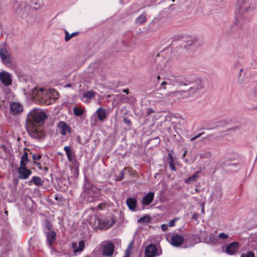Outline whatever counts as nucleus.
I'll return each instance as SVG.
<instances>
[{
	"mask_svg": "<svg viewBox=\"0 0 257 257\" xmlns=\"http://www.w3.org/2000/svg\"><path fill=\"white\" fill-rule=\"evenodd\" d=\"M46 113L42 109L35 108L27 116V123L42 125L47 118Z\"/></svg>",
	"mask_w": 257,
	"mask_h": 257,
	"instance_id": "nucleus-1",
	"label": "nucleus"
},
{
	"mask_svg": "<svg viewBox=\"0 0 257 257\" xmlns=\"http://www.w3.org/2000/svg\"><path fill=\"white\" fill-rule=\"evenodd\" d=\"M97 188L93 186L90 183H86L84 187L83 197L87 202H91L95 200L96 194L98 193Z\"/></svg>",
	"mask_w": 257,
	"mask_h": 257,
	"instance_id": "nucleus-2",
	"label": "nucleus"
},
{
	"mask_svg": "<svg viewBox=\"0 0 257 257\" xmlns=\"http://www.w3.org/2000/svg\"><path fill=\"white\" fill-rule=\"evenodd\" d=\"M27 129L30 136L34 139H40L45 135L42 125L27 123Z\"/></svg>",
	"mask_w": 257,
	"mask_h": 257,
	"instance_id": "nucleus-3",
	"label": "nucleus"
},
{
	"mask_svg": "<svg viewBox=\"0 0 257 257\" xmlns=\"http://www.w3.org/2000/svg\"><path fill=\"white\" fill-rule=\"evenodd\" d=\"M46 90L42 88L34 87L30 92H27L25 89H24V92L25 95L30 96L32 99L40 103L44 95Z\"/></svg>",
	"mask_w": 257,
	"mask_h": 257,
	"instance_id": "nucleus-4",
	"label": "nucleus"
},
{
	"mask_svg": "<svg viewBox=\"0 0 257 257\" xmlns=\"http://www.w3.org/2000/svg\"><path fill=\"white\" fill-rule=\"evenodd\" d=\"M58 92L55 89L46 90L44 95L40 103L50 105L57 98Z\"/></svg>",
	"mask_w": 257,
	"mask_h": 257,
	"instance_id": "nucleus-5",
	"label": "nucleus"
},
{
	"mask_svg": "<svg viewBox=\"0 0 257 257\" xmlns=\"http://www.w3.org/2000/svg\"><path fill=\"white\" fill-rule=\"evenodd\" d=\"M203 88V84L200 80H197L191 84V86L187 91L188 97L198 96L199 91Z\"/></svg>",
	"mask_w": 257,
	"mask_h": 257,
	"instance_id": "nucleus-6",
	"label": "nucleus"
},
{
	"mask_svg": "<svg viewBox=\"0 0 257 257\" xmlns=\"http://www.w3.org/2000/svg\"><path fill=\"white\" fill-rule=\"evenodd\" d=\"M27 164H20L17 167L16 171L18 174V178L22 180H26L32 175V172L27 168Z\"/></svg>",
	"mask_w": 257,
	"mask_h": 257,
	"instance_id": "nucleus-7",
	"label": "nucleus"
},
{
	"mask_svg": "<svg viewBox=\"0 0 257 257\" xmlns=\"http://www.w3.org/2000/svg\"><path fill=\"white\" fill-rule=\"evenodd\" d=\"M64 150L66 154L68 161L71 163L72 169H74V172L78 174L79 164L76 160L73 159V153L70 147L69 146H65L64 148Z\"/></svg>",
	"mask_w": 257,
	"mask_h": 257,
	"instance_id": "nucleus-8",
	"label": "nucleus"
},
{
	"mask_svg": "<svg viewBox=\"0 0 257 257\" xmlns=\"http://www.w3.org/2000/svg\"><path fill=\"white\" fill-rule=\"evenodd\" d=\"M0 57L3 63H11V55L4 44L0 45Z\"/></svg>",
	"mask_w": 257,
	"mask_h": 257,
	"instance_id": "nucleus-9",
	"label": "nucleus"
},
{
	"mask_svg": "<svg viewBox=\"0 0 257 257\" xmlns=\"http://www.w3.org/2000/svg\"><path fill=\"white\" fill-rule=\"evenodd\" d=\"M0 80L6 86L11 85L12 84L13 81L11 74L9 72L5 70L0 72Z\"/></svg>",
	"mask_w": 257,
	"mask_h": 257,
	"instance_id": "nucleus-10",
	"label": "nucleus"
},
{
	"mask_svg": "<svg viewBox=\"0 0 257 257\" xmlns=\"http://www.w3.org/2000/svg\"><path fill=\"white\" fill-rule=\"evenodd\" d=\"M57 132L63 136H66L71 132L70 127L64 121H60L57 124Z\"/></svg>",
	"mask_w": 257,
	"mask_h": 257,
	"instance_id": "nucleus-11",
	"label": "nucleus"
},
{
	"mask_svg": "<svg viewBox=\"0 0 257 257\" xmlns=\"http://www.w3.org/2000/svg\"><path fill=\"white\" fill-rule=\"evenodd\" d=\"M114 244L110 242H105L103 245L102 254L106 256H110L114 252Z\"/></svg>",
	"mask_w": 257,
	"mask_h": 257,
	"instance_id": "nucleus-12",
	"label": "nucleus"
},
{
	"mask_svg": "<svg viewBox=\"0 0 257 257\" xmlns=\"http://www.w3.org/2000/svg\"><path fill=\"white\" fill-rule=\"evenodd\" d=\"M185 241V239H184L182 236L177 234H174L171 237L172 244L175 246H179Z\"/></svg>",
	"mask_w": 257,
	"mask_h": 257,
	"instance_id": "nucleus-13",
	"label": "nucleus"
},
{
	"mask_svg": "<svg viewBox=\"0 0 257 257\" xmlns=\"http://www.w3.org/2000/svg\"><path fill=\"white\" fill-rule=\"evenodd\" d=\"M145 253L147 257H155L158 255L157 253V248L156 246L153 244H149L145 249Z\"/></svg>",
	"mask_w": 257,
	"mask_h": 257,
	"instance_id": "nucleus-14",
	"label": "nucleus"
},
{
	"mask_svg": "<svg viewBox=\"0 0 257 257\" xmlns=\"http://www.w3.org/2000/svg\"><path fill=\"white\" fill-rule=\"evenodd\" d=\"M96 94H97L92 90L87 91L81 95V99L85 103H88Z\"/></svg>",
	"mask_w": 257,
	"mask_h": 257,
	"instance_id": "nucleus-15",
	"label": "nucleus"
},
{
	"mask_svg": "<svg viewBox=\"0 0 257 257\" xmlns=\"http://www.w3.org/2000/svg\"><path fill=\"white\" fill-rule=\"evenodd\" d=\"M168 97L173 98L176 97L178 99L188 97L187 91H173L167 94Z\"/></svg>",
	"mask_w": 257,
	"mask_h": 257,
	"instance_id": "nucleus-16",
	"label": "nucleus"
},
{
	"mask_svg": "<svg viewBox=\"0 0 257 257\" xmlns=\"http://www.w3.org/2000/svg\"><path fill=\"white\" fill-rule=\"evenodd\" d=\"M11 111L14 114L21 112L23 110V106L18 102H12L10 105Z\"/></svg>",
	"mask_w": 257,
	"mask_h": 257,
	"instance_id": "nucleus-17",
	"label": "nucleus"
},
{
	"mask_svg": "<svg viewBox=\"0 0 257 257\" xmlns=\"http://www.w3.org/2000/svg\"><path fill=\"white\" fill-rule=\"evenodd\" d=\"M71 246L74 252L76 253L78 252H81L83 250L85 246V242L83 240H80L78 244L76 242H73Z\"/></svg>",
	"mask_w": 257,
	"mask_h": 257,
	"instance_id": "nucleus-18",
	"label": "nucleus"
},
{
	"mask_svg": "<svg viewBox=\"0 0 257 257\" xmlns=\"http://www.w3.org/2000/svg\"><path fill=\"white\" fill-rule=\"evenodd\" d=\"M101 220L95 216H93L90 220V225L95 229H101Z\"/></svg>",
	"mask_w": 257,
	"mask_h": 257,
	"instance_id": "nucleus-19",
	"label": "nucleus"
},
{
	"mask_svg": "<svg viewBox=\"0 0 257 257\" xmlns=\"http://www.w3.org/2000/svg\"><path fill=\"white\" fill-rule=\"evenodd\" d=\"M238 248V243L236 242H232L227 246L226 248V252L230 254H233Z\"/></svg>",
	"mask_w": 257,
	"mask_h": 257,
	"instance_id": "nucleus-20",
	"label": "nucleus"
},
{
	"mask_svg": "<svg viewBox=\"0 0 257 257\" xmlns=\"http://www.w3.org/2000/svg\"><path fill=\"white\" fill-rule=\"evenodd\" d=\"M47 241L50 246L52 245L56 238V233L53 231L50 230L46 232Z\"/></svg>",
	"mask_w": 257,
	"mask_h": 257,
	"instance_id": "nucleus-21",
	"label": "nucleus"
},
{
	"mask_svg": "<svg viewBox=\"0 0 257 257\" xmlns=\"http://www.w3.org/2000/svg\"><path fill=\"white\" fill-rule=\"evenodd\" d=\"M154 198V193L153 192H149L143 197L142 199V204L145 205L150 204L153 201Z\"/></svg>",
	"mask_w": 257,
	"mask_h": 257,
	"instance_id": "nucleus-22",
	"label": "nucleus"
},
{
	"mask_svg": "<svg viewBox=\"0 0 257 257\" xmlns=\"http://www.w3.org/2000/svg\"><path fill=\"white\" fill-rule=\"evenodd\" d=\"M101 220V229H107L112 224L111 218H103Z\"/></svg>",
	"mask_w": 257,
	"mask_h": 257,
	"instance_id": "nucleus-23",
	"label": "nucleus"
},
{
	"mask_svg": "<svg viewBox=\"0 0 257 257\" xmlns=\"http://www.w3.org/2000/svg\"><path fill=\"white\" fill-rule=\"evenodd\" d=\"M96 113L98 119L100 121L104 120L106 117V110L102 107L98 108L96 111Z\"/></svg>",
	"mask_w": 257,
	"mask_h": 257,
	"instance_id": "nucleus-24",
	"label": "nucleus"
},
{
	"mask_svg": "<svg viewBox=\"0 0 257 257\" xmlns=\"http://www.w3.org/2000/svg\"><path fill=\"white\" fill-rule=\"evenodd\" d=\"M127 205L132 211H135L137 204V200L133 198H129L126 201Z\"/></svg>",
	"mask_w": 257,
	"mask_h": 257,
	"instance_id": "nucleus-25",
	"label": "nucleus"
},
{
	"mask_svg": "<svg viewBox=\"0 0 257 257\" xmlns=\"http://www.w3.org/2000/svg\"><path fill=\"white\" fill-rule=\"evenodd\" d=\"M199 173L200 171H197L192 176L186 179L185 180V183L190 184L193 183L194 182H195L197 180V179L199 178Z\"/></svg>",
	"mask_w": 257,
	"mask_h": 257,
	"instance_id": "nucleus-26",
	"label": "nucleus"
},
{
	"mask_svg": "<svg viewBox=\"0 0 257 257\" xmlns=\"http://www.w3.org/2000/svg\"><path fill=\"white\" fill-rule=\"evenodd\" d=\"M147 21V15L146 13H143L139 16L135 20V23L137 25H141L143 24Z\"/></svg>",
	"mask_w": 257,
	"mask_h": 257,
	"instance_id": "nucleus-27",
	"label": "nucleus"
},
{
	"mask_svg": "<svg viewBox=\"0 0 257 257\" xmlns=\"http://www.w3.org/2000/svg\"><path fill=\"white\" fill-rule=\"evenodd\" d=\"M208 243L211 244H217L219 243L218 237L215 236L212 234H210L209 235V240L207 241Z\"/></svg>",
	"mask_w": 257,
	"mask_h": 257,
	"instance_id": "nucleus-28",
	"label": "nucleus"
},
{
	"mask_svg": "<svg viewBox=\"0 0 257 257\" xmlns=\"http://www.w3.org/2000/svg\"><path fill=\"white\" fill-rule=\"evenodd\" d=\"M31 182H33V183L36 186H40L42 184L41 179L37 176H33L31 180L29 182V183Z\"/></svg>",
	"mask_w": 257,
	"mask_h": 257,
	"instance_id": "nucleus-29",
	"label": "nucleus"
},
{
	"mask_svg": "<svg viewBox=\"0 0 257 257\" xmlns=\"http://www.w3.org/2000/svg\"><path fill=\"white\" fill-rule=\"evenodd\" d=\"M28 153L25 152L21 158V160L20 164H27L28 163L29 160L28 159Z\"/></svg>",
	"mask_w": 257,
	"mask_h": 257,
	"instance_id": "nucleus-30",
	"label": "nucleus"
},
{
	"mask_svg": "<svg viewBox=\"0 0 257 257\" xmlns=\"http://www.w3.org/2000/svg\"><path fill=\"white\" fill-rule=\"evenodd\" d=\"M78 33L77 32H74L72 33L71 34H69V33L67 31L65 32V40L66 41H68L69 40H70L72 37L77 35Z\"/></svg>",
	"mask_w": 257,
	"mask_h": 257,
	"instance_id": "nucleus-31",
	"label": "nucleus"
},
{
	"mask_svg": "<svg viewBox=\"0 0 257 257\" xmlns=\"http://www.w3.org/2000/svg\"><path fill=\"white\" fill-rule=\"evenodd\" d=\"M73 112L76 116H80L83 114L84 110L80 108L75 107L73 108Z\"/></svg>",
	"mask_w": 257,
	"mask_h": 257,
	"instance_id": "nucleus-32",
	"label": "nucleus"
},
{
	"mask_svg": "<svg viewBox=\"0 0 257 257\" xmlns=\"http://www.w3.org/2000/svg\"><path fill=\"white\" fill-rule=\"evenodd\" d=\"M228 238V234L223 232L220 233L218 235V238L222 240L227 239Z\"/></svg>",
	"mask_w": 257,
	"mask_h": 257,
	"instance_id": "nucleus-33",
	"label": "nucleus"
},
{
	"mask_svg": "<svg viewBox=\"0 0 257 257\" xmlns=\"http://www.w3.org/2000/svg\"><path fill=\"white\" fill-rule=\"evenodd\" d=\"M150 220V217L149 216H144V217H141L139 220H138V222L139 223H141V222H147L149 221Z\"/></svg>",
	"mask_w": 257,
	"mask_h": 257,
	"instance_id": "nucleus-34",
	"label": "nucleus"
},
{
	"mask_svg": "<svg viewBox=\"0 0 257 257\" xmlns=\"http://www.w3.org/2000/svg\"><path fill=\"white\" fill-rule=\"evenodd\" d=\"M240 257H255L254 253L252 251H248L241 254Z\"/></svg>",
	"mask_w": 257,
	"mask_h": 257,
	"instance_id": "nucleus-35",
	"label": "nucleus"
},
{
	"mask_svg": "<svg viewBox=\"0 0 257 257\" xmlns=\"http://www.w3.org/2000/svg\"><path fill=\"white\" fill-rule=\"evenodd\" d=\"M41 158V156L40 155H33V158L34 161V163L36 164L37 166H39L40 165L39 163H37V161H39Z\"/></svg>",
	"mask_w": 257,
	"mask_h": 257,
	"instance_id": "nucleus-36",
	"label": "nucleus"
},
{
	"mask_svg": "<svg viewBox=\"0 0 257 257\" xmlns=\"http://www.w3.org/2000/svg\"><path fill=\"white\" fill-rule=\"evenodd\" d=\"M133 245H134V241H132L131 242H130L126 251H128L129 253L131 254V251L133 248Z\"/></svg>",
	"mask_w": 257,
	"mask_h": 257,
	"instance_id": "nucleus-37",
	"label": "nucleus"
},
{
	"mask_svg": "<svg viewBox=\"0 0 257 257\" xmlns=\"http://www.w3.org/2000/svg\"><path fill=\"white\" fill-rule=\"evenodd\" d=\"M213 194L215 195L217 198H220L222 196V193L220 189H218L216 191V193H213Z\"/></svg>",
	"mask_w": 257,
	"mask_h": 257,
	"instance_id": "nucleus-38",
	"label": "nucleus"
},
{
	"mask_svg": "<svg viewBox=\"0 0 257 257\" xmlns=\"http://www.w3.org/2000/svg\"><path fill=\"white\" fill-rule=\"evenodd\" d=\"M176 220H177V219H174L170 220L169 222L168 226H169L170 227L174 226L175 225V223L176 221Z\"/></svg>",
	"mask_w": 257,
	"mask_h": 257,
	"instance_id": "nucleus-39",
	"label": "nucleus"
},
{
	"mask_svg": "<svg viewBox=\"0 0 257 257\" xmlns=\"http://www.w3.org/2000/svg\"><path fill=\"white\" fill-rule=\"evenodd\" d=\"M169 167L172 170H176L175 167L174 166V164L173 162V161H170L169 162Z\"/></svg>",
	"mask_w": 257,
	"mask_h": 257,
	"instance_id": "nucleus-40",
	"label": "nucleus"
},
{
	"mask_svg": "<svg viewBox=\"0 0 257 257\" xmlns=\"http://www.w3.org/2000/svg\"><path fill=\"white\" fill-rule=\"evenodd\" d=\"M161 228H162V229L164 231H167L168 229V225L166 224L162 225Z\"/></svg>",
	"mask_w": 257,
	"mask_h": 257,
	"instance_id": "nucleus-41",
	"label": "nucleus"
},
{
	"mask_svg": "<svg viewBox=\"0 0 257 257\" xmlns=\"http://www.w3.org/2000/svg\"><path fill=\"white\" fill-rule=\"evenodd\" d=\"M123 120L124 123L128 125H130L131 124V121L127 118H124Z\"/></svg>",
	"mask_w": 257,
	"mask_h": 257,
	"instance_id": "nucleus-42",
	"label": "nucleus"
},
{
	"mask_svg": "<svg viewBox=\"0 0 257 257\" xmlns=\"http://www.w3.org/2000/svg\"><path fill=\"white\" fill-rule=\"evenodd\" d=\"M201 135H202V134L200 133V134H198V135L192 138L191 139V141H193L195 140L196 139H197V138L200 137L201 136Z\"/></svg>",
	"mask_w": 257,
	"mask_h": 257,
	"instance_id": "nucleus-43",
	"label": "nucleus"
},
{
	"mask_svg": "<svg viewBox=\"0 0 257 257\" xmlns=\"http://www.w3.org/2000/svg\"><path fill=\"white\" fill-rule=\"evenodd\" d=\"M154 110L152 108H148L147 109V114L148 115H150V114L152 113L153 112H154Z\"/></svg>",
	"mask_w": 257,
	"mask_h": 257,
	"instance_id": "nucleus-44",
	"label": "nucleus"
},
{
	"mask_svg": "<svg viewBox=\"0 0 257 257\" xmlns=\"http://www.w3.org/2000/svg\"><path fill=\"white\" fill-rule=\"evenodd\" d=\"M252 241L255 243L257 244V236H255L252 238Z\"/></svg>",
	"mask_w": 257,
	"mask_h": 257,
	"instance_id": "nucleus-45",
	"label": "nucleus"
},
{
	"mask_svg": "<svg viewBox=\"0 0 257 257\" xmlns=\"http://www.w3.org/2000/svg\"><path fill=\"white\" fill-rule=\"evenodd\" d=\"M131 254L129 253L128 251H125V255L123 257H130Z\"/></svg>",
	"mask_w": 257,
	"mask_h": 257,
	"instance_id": "nucleus-46",
	"label": "nucleus"
},
{
	"mask_svg": "<svg viewBox=\"0 0 257 257\" xmlns=\"http://www.w3.org/2000/svg\"><path fill=\"white\" fill-rule=\"evenodd\" d=\"M168 158L170 159V161H173L172 160V155L170 153H169L168 154Z\"/></svg>",
	"mask_w": 257,
	"mask_h": 257,
	"instance_id": "nucleus-47",
	"label": "nucleus"
},
{
	"mask_svg": "<svg viewBox=\"0 0 257 257\" xmlns=\"http://www.w3.org/2000/svg\"><path fill=\"white\" fill-rule=\"evenodd\" d=\"M168 84V82L167 81H164L162 83H161V85L162 86H163V85H166Z\"/></svg>",
	"mask_w": 257,
	"mask_h": 257,
	"instance_id": "nucleus-48",
	"label": "nucleus"
},
{
	"mask_svg": "<svg viewBox=\"0 0 257 257\" xmlns=\"http://www.w3.org/2000/svg\"><path fill=\"white\" fill-rule=\"evenodd\" d=\"M120 174H121V178H120V179H119V180L122 179V178H123V171H121L120 172Z\"/></svg>",
	"mask_w": 257,
	"mask_h": 257,
	"instance_id": "nucleus-49",
	"label": "nucleus"
},
{
	"mask_svg": "<svg viewBox=\"0 0 257 257\" xmlns=\"http://www.w3.org/2000/svg\"><path fill=\"white\" fill-rule=\"evenodd\" d=\"M123 91L124 92H125V93H127H127H128V92H129V91H128V89H124V90H123Z\"/></svg>",
	"mask_w": 257,
	"mask_h": 257,
	"instance_id": "nucleus-50",
	"label": "nucleus"
},
{
	"mask_svg": "<svg viewBox=\"0 0 257 257\" xmlns=\"http://www.w3.org/2000/svg\"><path fill=\"white\" fill-rule=\"evenodd\" d=\"M210 153H207L206 154L207 157H209V156H210Z\"/></svg>",
	"mask_w": 257,
	"mask_h": 257,
	"instance_id": "nucleus-51",
	"label": "nucleus"
},
{
	"mask_svg": "<svg viewBox=\"0 0 257 257\" xmlns=\"http://www.w3.org/2000/svg\"><path fill=\"white\" fill-rule=\"evenodd\" d=\"M192 217H193V218L195 219V218H196V217H195V215H193V216H192Z\"/></svg>",
	"mask_w": 257,
	"mask_h": 257,
	"instance_id": "nucleus-52",
	"label": "nucleus"
},
{
	"mask_svg": "<svg viewBox=\"0 0 257 257\" xmlns=\"http://www.w3.org/2000/svg\"><path fill=\"white\" fill-rule=\"evenodd\" d=\"M160 77L159 76H158L157 77V79L159 80V79H160Z\"/></svg>",
	"mask_w": 257,
	"mask_h": 257,
	"instance_id": "nucleus-53",
	"label": "nucleus"
},
{
	"mask_svg": "<svg viewBox=\"0 0 257 257\" xmlns=\"http://www.w3.org/2000/svg\"><path fill=\"white\" fill-rule=\"evenodd\" d=\"M185 155H186V153H185L184 154H183V157H184V156H185Z\"/></svg>",
	"mask_w": 257,
	"mask_h": 257,
	"instance_id": "nucleus-54",
	"label": "nucleus"
},
{
	"mask_svg": "<svg viewBox=\"0 0 257 257\" xmlns=\"http://www.w3.org/2000/svg\"><path fill=\"white\" fill-rule=\"evenodd\" d=\"M119 1H120V3L121 4L122 2V0H119Z\"/></svg>",
	"mask_w": 257,
	"mask_h": 257,
	"instance_id": "nucleus-55",
	"label": "nucleus"
},
{
	"mask_svg": "<svg viewBox=\"0 0 257 257\" xmlns=\"http://www.w3.org/2000/svg\"><path fill=\"white\" fill-rule=\"evenodd\" d=\"M202 211H204V207H203L202 209Z\"/></svg>",
	"mask_w": 257,
	"mask_h": 257,
	"instance_id": "nucleus-56",
	"label": "nucleus"
},
{
	"mask_svg": "<svg viewBox=\"0 0 257 257\" xmlns=\"http://www.w3.org/2000/svg\"><path fill=\"white\" fill-rule=\"evenodd\" d=\"M66 86L70 87V86L69 85H67Z\"/></svg>",
	"mask_w": 257,
	"mask_h": 257,
	"instance_id": "nucleus-57",
	"label": "nucleus"
}]
</instances>
